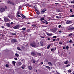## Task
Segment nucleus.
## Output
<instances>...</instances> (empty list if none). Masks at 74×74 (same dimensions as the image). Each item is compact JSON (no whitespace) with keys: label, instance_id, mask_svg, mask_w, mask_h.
I'll list each match as a JSON object with an SVG mask.
<instances>
[{"label":"nucleus","instance_id":"1","mask_svg":"<svg viewBox=\"0 0 74 74\" xmlns=\"http://www.w3.org/2000/svg\"><path fill=\"white\" fill-rule=\"evenodd\" d=\"M30 45L32 47H35L36 46V42H33L32 43L30 44Z\"/></svg>","mask_w":74,"mask_h":74},{"label":"nucleus","instance_id":"2","mask_svg":"<svg viewBox=\"0 0 74 74\" xmlns=\"http://www.w3.org/2000/svg\"><path fill=\"white\" fill-rule=\"evenodd\" d=\"M20 26L19 25H16V26L13 27V28L15 29H19Z\"/></svg>","mask_w":74,"mask_h":74},{"label":"nucleus","instance_id":"3","mask_svg":"<svg viewBox=\"0 0 74 74\" xmlns=\"http://www.w3.org/2000/svg\"><path fill=\"white\" fill-rule=\"evenodd\" d=\"M46 11H47V9H43L42 10L41 12V14H44V12H45Z\"/></svg>","mask_w":74,"mask_h":74},{"label":"nucleus","instance_id":"4","mask_svg":"<svg viewBox=\"0 0 74 74\" xmlns=\"http://www.w3.org/2000/svg\"><path fill=\"white\" fill-rule=\"evenodd\" d=\"M74 29V27L71 26L68 29V30H70V31L73 30Z\"/></svg>","mask_w":74,"mask_h":74},{"label":"nucleus","instance_id":"5","mask_svg":"<svg viewBox=\"0 0 74 74\" xmlns=\"http://www.w3.org/2000/svg\"><path fill=\"white\" fill-rule=\"evenodd\" d=\"M4 19L5 22H10V20L8 19V18H5Z\"/></svg>","mask_w":74,"mask_h":74},{"label":"nucleus","instance_id":"6","mask_svg":"<svg viewBox=\"0 0 74 74\" xmlns=\"http://www.w3.org/2000/svg\"><path fill=\"white\" fill-rule=\"evenodd\" d=\"M5 8H1L0 9V11H1V12H4V11H5Z\"/></svg>","mask_w":74,"mask_h":74},{"label":"nucleus","instance_id":"7","mask_svg":"<svg viewBox=\"0 0 74 74\" xmlns=\"http://www.w3.org/2000/svg\"><path fill=\"white\" fill-rule=\"evenodd\" d=\"M72 23V21H70L69 20H68L66 22V24H70V23Z\"/></svg>","mask_w":74,"mask_h":74},{"label":"nucleus","instance_id":"8","mask_svg":"<svg viewBox=\"0 0 74 74\" xmlns=\"http://www.w3.org/2000/svg\"><path fill=\"white\" fill-rule=\"evenodd\" d=\"M47 34L48 36H52V35H53V34L48 33H47Z\"/></svg>","mask_w":74,"mask_h":74},{"label":"nucleus","instance_id":"9","mask_svg":"<svg viewBox=\"0 0 74 74\" xmlns=\"http://www.w3.org/2000/svg\"><path fill=\"white\" fill-rule=\"evenodd\" d=\"M11 42H16V39H12Z\"/></svg>","mask_w":74,"mask_h":74},{"label":"nucleus","instance_id":"10","mask_svg":"<svg viewBox=\"0 0 74 74\" xmlns=\"http://www.w3.org/2000/svg\"><path fill=\"white\" fill-rule=\"evenodd\" d=\"M56 12H61L60 10L59 9H57L56 10Z\"/></svg>","mask_w":74,"mask_h":74},{"label":"nucleus","instance_id":"11","mask_svg":"<svg viewBox=\"0 0 74 74\" xmlns=\"http://www.w3.org/2000/svg\"><path fill=\"white\" fill-rule=\"evenodd\" d=\"M35 11L37 14H38V15H39L40 14V12H39L38 10H35Z\"/></svg>","mask_w":74,"mask_h":74},{"label":"nucleus","instance_id":"12","mask_svg":"<svg viewBox=\"0 0 74 74\" xmlns=\"http://www.w3.org/2000/svg\"><path fill=\"white\" fill-rule=\"evenodd\" d=\"M56 30H57L56 29V28H54V29H53L52 30V32H56Z\"/></svg>","mask_w":74,"mask_h":74},{"label":"nucleus","instance_id":"13","mask_svg":"<svg viewBox=\"0 0 74 74\" xmlns=\"http://www.w3.org/2000/svg\"><path fill=\"white\" fill-rule=\"evenodd\" d=\"M31 54L33 56H35V55H36V53L34 52H32L31 53Z\"/></svg>","mask_w":74,"mask_h":74},{"label":"nucleus","instance_id":"14","mask_svg":"<svg viewBox=\"0 0 74 74\" xmlns=\"http://www.w3.org/2000/svg\"><path fill=\"white\" fill-rule=\"evenodd\" d=\"M6 25H7V26L8 27H10V24L9 23H6Z\"/></svg>","mask_w":74,"mask_h":74},{"label":"nucleus","instance_id":"15","mask_svg":"<svg viewBox=\"0 0 74 74\" xmlns=\"http://www.w3.org/2000/svg\"><path fill=\"white\" fill-rule=\"evenodd\" d=\"M28 67L29 69L30 70H32V67L31 66H28Z\"/></svg>","mask_w":74,"mask_h":74},{"label":"nucleus","instance_id":"16","mask_svg":"<svg viewBox=\"0 0 74 74\" xmlns=\"http://www.w3.org/2000/svg\"><path fill=\"white\" fill-rule=\"evenodd\" d=\"M45 18L44 17L40 19V20L41 21H44V20H45Z\"/></svg>","mask_w":74,"mask_h":74},{"label":"nucleus","instance_id":"17","mask_svg":"<svg viewBox=\"0 0 74 74\" xmlns=\"http://www.w3.org/2000/svg\"><path fill=\"white\" fill-rule=\"evenodd\" d=\"M48 64H49V65H50V66H52V64L51 62H48Z\"/></svg>","mask_w":74,"mask_h":74},{"label":"nucleus","instance_id":"18","mask_svg":"<svg viewBox=\"0 0 74 74\" xmlns=\"http://www.w3.org/2000/svg\"><path fill=\"white\" fill-rule=\"evenodd\" d=\"M40 45L41 46H43V42L42 41L40 42Z\"/></svg>","mask_w":74,"mask_h":74},{"label":"nucleus","instance_id":"19","mask_svg":"<svg viewBox=\"0 0 74 74\" xmlns=\"http://www.w3.org/2000/svg\"><path fill=\"white\" fill-rule=\"evenodd\" d=\"M46 68H47V69H49V70H50L51 68H50V67L49 66H46Z\"/></svg>","mask_w":74,"mask_h":74},{"label":"nucleus","instance_id":"20","mask_svg":"<svg viewBox=\"0 0 74 74\" xmlns=\"http://www.w3.org/2000/svg\"><path fill=\"white\" fill-rule=\"evenodd\" d=\"M17 49H18V50H20V51H22V49L19 48V47H17Z\"/></svg>","mask_w":74,"mask_h":74},{"label":"nucleus","instance_id":"21","mask_svg":"<svg viewBox=\"0 0 74 74\" xmlns=\"http://www.w3.org/2000/svg\"><path fill=\"white\" fill-rule=\"evenodd\" d=\"M56 18H57L58 19H60V18H61V16H56Z\"/></svg>","mask_w":74,"mask_h":74},{"label":"nucleus","instance_id":"22","mask_svg":"<svg viewBox=\"0 0 74 74\" xmlns=\"http://www.w3.org/2000/svg\"><path fill=\"white\" fill-rule=\"evenodd\" d=\"M15 55L17 56V57H18L19 56V54L17 53H16L15 54Z\"/></svg>","mask_w":74,"mask_h":74},{"label":"nucleus","instance_id":"23","mask_svg":"<svg viewBox=\"0 0 74 74\" xmlns=\"http://www.w3.org/2000/svg\"><path fill=\"white\" fill-rule=\"evenodd\" d=\"M37 55H38L39 56H41V54L40 53H37Z\"/></svg>","mask_w":74,"mask_h":74},{"label":"nucleus","instance_id":"24","mask_svg":"<svg viewBox=\"0 0 74 74\" xmlns=\"http://www.w3.org/2000/svg\"><path fill=\"white\" fill-rule=\"evenodd\" d=\"M11 2L10 1H8V4H11Z\"/></svg>","mask_w":74,"mask_h":74},{"label":"nucleus","instance_id":"25","mask_svg":"<svg viewBox=\"0 0 74 74\" xmlns=\"http://www.w3.org/2000/svg\"><path fill=\"white\" fill-rule=\"evenodd\" d=\"M11 34H12V35H13L14 36H15V35H16V33L13 34L12 33H11Z\"/></svg>","mask_w":74,"mask_h":74},{"label":"nucleus","instance_id":"26","mask_svg":"<svg viewBox=\"0 0 74 74\" xmlns=\"http://www.w3.org/2000/svg\"><path fill=\"white\" fill-rule=\"evenodd\" d=\"M16 63V62L15 61H12V63L13 64H14V65H15V64Z\"/></svg>","mask_w":74,"mask_h":74},{"label":"nucleus","instance_id":"27","mask_svg":"<svg viewBox=\"0 0 74 74\" xmlns=\"http://www.w3.org/2000/svg\"><path fill=\"white\" fill-rule=\"evenodd\" d=\"M47 22V21H46V20H44V21H43L42 22V23H46V22Z\"/></svg>","mask_w":74,"mask_h":74},{"label":"nucleus","instance_id":"28","mask_svg":"<svg viewBox=\"0 0 74 74\" xmlns=\"http://www.w3.org/2000/svg\"><path fill=\"white\" fill-rule=\"evenodd\" d=\"M21 16H22V17H23V18H25V15H24L23 14H22L21 15Z\"/></svg>","mask_w":74,"mask_h":74},{"label":"nucleus","instance_id":"29","mask_svg":"<svg viewBox=\"0 0 74 74\" xmlns=\"http://www.w3.org/2000/svg\"><path fill=\"white\" fill-rule=\"evenodd\" d=\"M47 27V26L42 25V27Z\"/></svg>","mask_w":74,"mask_h":74},{"label":"nucleus","instance_id":"30","mask_svg":"<svg viewBox=\"0 0 74 74\" xmlns=\"http://www.w3.org/2000/svg\"><path fill=\"white\" fill-rule=\"evenodd\" d=\"M69 42L70 43H73V41L71 40H70L69 41Z\"/></svg>","mask_w":74,"mask_h":74},{"label":"nucleus","instance_id":"31","mask_svg":"<svg viewBox=\"0 0 74 74\" xmlns=\"http://www.w3.org/2000/svg\"><path fill=\"white\" fill-rule=\"evenodd\" d=\"M73 1H71V3H72L73 4H74V0H73Z\"/></svg>","mask_w":74,"mask_h":74},{"label":"nucleus","instance_id":"32","mask_svg":"<svg viewBox=\"0 0 74 74\" xmlns=\"http://www.w3.org/2000/svg\"><path fill=\"white\" fill-rule=\"evenodd\" d=\"M18 64L19 65H21V64H22V63L21 62H18Z\"/></svg>","mask_w":74,"mask_h":74},{"label":"nucleus","instance_id":"33","mask_svg":"<svg viewBox=\"0 0 74 74\" xmlns=\"http://www.w3.org/2000/svg\"><path fill=\"white\" fill-rule=\"evenodd\" d=\"M68 63V61H66L64 62V64H67Z\"/></svg>","mask_w":74,"mask_h":74},{"label":"nucleus","instance_id":"34","mask_svg":"<svg viewBox=\"0 0 74 74\" xmlns=\"http://www.w3.org/2000/svg\"><path fill=\"white\" fill-rule=\"evenodd\" d=\"M68 71L69 72V73H71V70L70 69L68 70Z\"/></svg>","mask_w":74,"mask_h":74},{"label":"nucleus","instance_id":"35","mask_svg":"<svg viewBox=\"0 0 74 74\" xmlns=\"http://www.w3.org/2000/svg\"><path fill=\"white\" fill-rule=\"evenodd\" d=\"M5 66L6 67H9V65H8V64H6Z\"/></svg>","mask_w":74,"mask_h":74},{"label":"nucleus","instance_id":"36","mask_svg":"<svg viewBox=\"0 0 74 74\" xmlns=\"http://www.w3.org/2000/svg\"><path fill=\"white\" fill-rule=\"evenodd\" d=\"M22 29H23V30H26V28L23 27L22 28Z\"/></svg>","mask_w":74,"mask_h":74},{"label":"nucleus","instance_id":"37","mask_svg":"<svg viewBox=\"0 0 74 74\" xmlns=\"http://www.w3.org/2000/svg\"><path fill=\"white\" fill-rule=\"evenodd\" d=\"M49 47H50V45H49L47 47V49H49Z\"/></svg>","mask_w":74,"mask_h":74},{"label":"nucleus","instance_id":"38","mask_svg":"<svg viewBox=\"0 0 74 74\" xmlns=\"http://www.w3.org/2000/svg\"><path fill=\"white\" fill-rule=\"evenodd\" d=\"M23 49H25V48L23 46H22L21 47Z\"/></svg>","mask_w":74,"mask_h":74},{"label":"nucleus","instance_id":"39","mask_svg":"<svg viewBox=\"0 0 74 74\" xmlns=\"http://www.w3.org/2000/svg\"><path fill=\"white\" fill-rule=\"evenodd\" d=\"M53 38H56V36H53Z\"/></svg>","mask_w":74,"mask_h":74},{"label":"nucleus","instance_id":"40","mask_svg":"<svg viewBox=\"0 0 74 74\" xmlns=\"http://www.w3.org/2000/svg\"><path fill=\"white\" fill-rule=\"evenodd\" d=\"M72 34H70L69 35V36L70 37V36H71L72 35Z\"/></svg>","mask_w":74,"mask_h":74},{"label":"nucleus","instance_id":"41","mask_svg":"<svg viewBox=\"0 0 74 74\" xmlns=\"http://www.w3.org/2000/svg\"><path fill=\"white\" fill-rule=\"evenodd\" d=\"M59 44H61V45H62V42H60Z\"/></svg>","mask_w":74,"mask_h":74},{"label":"nucleus","instance_id":"42","mask_svg":"<svg viewBox=\"0 0 74 74\" xmlns=\"http://www.w3.org/2000/svg\"><path fill=\"white\" fill-rule=\"evenodd\" d=\"M66 49H69V47L68 46H67L66 47Z\"/></svg>","mask_w":74,"mask_h":74},{"label":"nucleus","instance_id":"43","mask_svg":"<svg viewBox=\"0 0 74 74\" xmlns=\"http://www.w3.org/2000/svg\"><path fill=\"white\" fill-rule=\"evenodd\" d=\"M45 61L46 62H49L48 60H45Z\"/></svg>","mask_w":74,"mask_h":74},{"label":"nucleus","instance_id":"44","mask_svg":"<svg viewBox=\"0 0 74 74\" xmlns=\"http://www.w3.org/2000/svg\"><path fill=\"white\" fill-rule=\"evenodd\" d=\"M17 16H18V17H21V16L19 15V14H17Z\"/></svg>","mask_w":74,"mask_h":74},{"label":"nucleus","instance_id":"45","mask_svg":"<svg viewBox=\"0 0 74 74\" xmlns=\"http://www.w3.org/2000/svg\"><path fill=\"white\" fill-rule=\"evenodd\" d=\"M32 62H33V63H35L36 62V61H35V60H32Z\"/></svg>","mask_w":74,"mask_h":74},{"label":"nucleus","instance_id":"46","mask_svg":"<svg viewBox=\"0 0 74 74\" xmlns=\"http://www.w3.org/2000/svg\"><path fill=\"white\" fill-rule=\"evenodd\" d=\"M53 49H51V51H53Z\"/></svg>","mask_w":74,"mask_h":74},{"label":"nucleus","instance_id":"47","mask_svg":"<svg viewBox=\"0 0 74 74\" xmlns=\"http://www.w3.org/2000/svg\"><path fill=\"white\" fill-rule=\"evenodd\" d=\"M10 4L12 5H14V4L13 3L11 2Z\"/></svg>","mask_w":74,"mask_h":74},{"label":"nucleus","instance_id":"48","mask_svg":"<svg viewBox=\"0 0 74 74\" xmlns=\"http://www.w3.org/2000/svg\"><path fill=\"white\" fill-rule=\"evenodd\" d=\"M63 49H66V47H63Z\"/></svg>","mask_w":74,"mask_h":74},{"label":"nucleus","instance_id":"49","mask_svg":"<svg viewBox=\"0 0 74 74\" xmlns=\"http://www.w3.org/2000/svg\"><path fill=\"white\" fill-rule=\"evenodd\" d=\"M70 11H71V12H73V10H72V9H70Z\"/></svg>","mask_w":74,"mask_h":74},{"label":"nucleus","instance_id":"50","mask_svg":"<svg viewBox=\"0 0 74 74\" xmlns=\"http://www.w3.org/2000/svg\"><path fill=\"white\" fill-rule=\"evenodd\" d=\"M19 14H19V11H18L17 12V15H19Z\"/></svg>","mask_w":74,"mask_h":74},{"label":"nucleus","instance_id":"51","mask_svg":"<svg viewBox=\"0 0 74 74\" xmlns=\"http://www.w3.org/2000/svg\"><path fill=\"white\" fill-rule=\"evenodd\" d=\"M60 27H61V25H60L58 26V27L59 28H60Z\"/></svg>","mask_w":74,"mask_h":74},{"label":"nucleus","instance_id":"52","mask_svg":"<svg viewBox=\"0 0 74 74\" xmlns=\"http://www.w3.org/2000/svg\"><path fill=\"white\" fill-rule=\"evenodd\" d=\"M14 59L15 60H18V59L16 58H15Z\"/></svg>","mask_w":74,"mask_h":74},{"label":"nucleus","instance_id":"53","mask_svg":"<svg viewBox=\"0 0 74 74\" xmlns=\"http://www.w3.org/2000/svg\"><path fill=\"white\" fill-rule=\"evenodd\" d=\"M36 25H32V26H33L34 27H35Z\"/></svg>","mask_w":74,"mask_h":74},{"label":"nucleus","instance_id":"54","mask_svg":"<svg viewBox=\"0 0 74 74\" xmlns=\"http://www.w3.org/2000/svg\"><path fill=\"white\" fill-rule=\"evenodd\" d=\"M11 25H13V24H14V23L12 22L11 23H10Z\"/></svg>","mask_w":74,"mask_h":74},{"label":"nucleus","instance_id":"55","mask_svg":"<svg viewBox=\"0 0 74 74\" xmlns=\"http://www.w3.org/2000/svg\"><path fill=\"white\" fill-rule=\"evenodd\" d=\"M47 40H49V41H50V40H51V39H50V38H48Z\"/></svg>","mask_w":74,"mask_h":74},{"label":"nucleus","instance_id":"56","mask_svg":"<svg viewBox=\"0 0 74 74\" xmlns=\"http://www.w3.org/2000/svg\"><path fill=\"white\" fill-rule=\"evenodd\" d=\"M2 28H3V29H4V26H2L1 27Z\"/></svg>","mask_w":74,"mask_h":74},{"label":"nucleus","instance_id":"57","mask_svg":"<svg viewBox=\"0 0 74 74\" xmlns=\"http://www.w3.org/2000/svg\"><path fill=\"white\" fill-rule=\"evenodd\" d=\"M74 15H72L71 16V17H74Z\"/></svg>","mask_w":74,"mask_h":74},{"label":"nucleus","instance_id":"58","mask_svg":"<svg viewBox=\"0 0 74 74\" xmlns=\"http://www.w3.org/2000/svg\"><path fill=\"white\" fill-rule=\"evenodd\" d=\"M69 66H70V64H69L66 65V67H69Z\"/></svg>","mask_w":74,"mask_h":74},{"label":"nucleus","instance_id":"59","mask_svg":"<svg viewBox=\"0 0 74 74\" xmlns=\"http://www.w3.org/2000/svg\"><path fill=\"white\" fill-rule=\"evenodd\" d=\"M40 64L41 65H42V64H43V62H42L40 63Z\"/></svg>","mask_w":74,"mask_h":74},{"label":"nucleus","instance_id":"60","mask_svg":"<svg viewBox=\"0 0 74 74\" xmlns=\"http://www.w3.org/2000/svg\"><path fill=\"white\" fill-rule=\"evenodd\" d=\"M56 40V39H53V41H55Z\"/></svg>","mask_w":74,"mask_h":74},{"label":"nucleus","instance_id":"61","mask_svg":"<svg viewBox=\"0 0 74 74\" xmlns=\"http://www.w3.org/2000/svg\"><path fill=\"white\" fill-rule=\"evenodd\" d=\"M21 68H22V69H24V67H23V66H22V67H21Z\"/></svg>","mask_w":74,"mask_h":74},{"label":"nucleus","instance_id":"62","mask_svg":"<svg viewBox=\"0 0 74 74\" xmlns=\"http://www.w3.org/2000/svg\"><path fill=\"white\" fill-rule=\"evenodd\" d=\"M29 31H30V30H29V29H27V32H29Z\"/></svg>","mask_w":74,"mask_h":74},{"label":"nucleus","instance_id":"63","mask_svg":"<svg viewBox=\"0 0 74 74\" xmlns=\"http://www.w3.org/2000/svg\"><path fill=\"white\" fill-rule=\"evenodd\" d=\"M55 4H57V5H59V3H55Z\"/></svg>","mask_w":74,"mask_h":74},{"label":"nucleus","instance_id":"64","mask_svg":"<svg viewBox=\"0 0 74 74\" xmlns=\"http://www.w3.org/2000/svg\"><path fill=\"white\" fill-rule=\"evenodd\" d=\"M57 41H59V38H58L57 39Z\"/></svg>","mask_w":74,"mask_h":74}]
</instances>
